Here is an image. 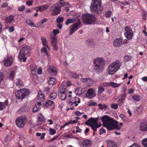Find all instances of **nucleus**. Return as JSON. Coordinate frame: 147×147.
<instances>
[{"mask_svg":"<svg viewBox=\"0 0 147 147\" xmlns=\"http://www.w3.org/2000/svg\"><path fill=\"white\" fill-rule=\"evenodd\" d=\"M102 7L101 6V0H92L90 6L92 13L94 15L100 13Z\"/></svg>","mask_w":147,"mask_h":147,"instance_id":"f257e3e1","label":"nucleus"},{"mask_svg":"<svg viewBox=\"0 0 147 147\" xmlns=\"http://www.w3.org/2000/svg\"><path fill=\"white\" fill-rule=\"evenodd\" d=\"M103 125L106 127L109 130L116 129L120 130L121 127L118 124L119 123L115 120H102Z\"/></svg>","mask_w":147,"mask_h":147,"instance_id":"f03ea898","label":"nucleus"},{"mask_svg":"<svg viewBox=\"0 0 147 147\" xmlns=\"http://www.w3.org/2000/svg\"><path fill=\"white\" fill-rule=\"evenodd\" d=\"M69 85L67 84L65 85L61 84L60 86L58 92V96L59 99L61 100L65 99L69 90Z\"/></svg>","mask_w":147,"mask_h":147,"instance_id":"7ed1b4c3","label":"nucleus"},{"mask_svg":"<svg viewBox=\"0 0 147 147\" xmlns=\"http://www.w3.org/2000/svg\"><path fill=\"white\" fill-rule=\"evenodd\" d=\"M30 48L29 46L25 45L20 50L18 55L19 57L20 60H23V61H26L27 57L30 54Z\"/></svg>","mask_w":147,"mask_h":147,"instance_id":"20e7f679","label":"nucleus"},{"mask_svg":"<svg viewBox=\"0 0 147 147\" xmlns=\"http://www.w3.org/2000/svg\"><path fill=\"white\" fill-rule=\"evenodd\" d=\"M65 5H69V4L68 3L61 2H58L53 5L52 6V8H53L51 13L52 15L55 16L59 14L61 11V7Z\"/></svg>","mask_w":147,"mask_h":147,"instance_id":"39448f33","label":"nucleus"},{"mask_svg":"<svg viewBox=\"0 0 147 147\" xmlns=\"http://www.w3.org/2000/svg\"><path fill=\"white\" fill-rule=\"evenodd\" d=\"M93 63L94 66V69L97 72H99L100 70H102L105 65L103 59L101 57L96 58L93 61Z\"/></svg>","mask_w":147,"mask_h":147,"instance_id":"423d86ee","label":"nucleus"},{"mask_svg":"<svg viewBox=\"0 0 147 147\" xmlns=\"http://www.w3.org/2000/svg\"><path fill=\"white\" fill-rule=\"evenodd\" d=\"M30 91L27 88L21 89L16 91L15 95L17 99L22 100L25 98L26 97L29 95Z\"/></svg>","mask_w":147,"mask_h":147,"instance_id":"0eeeda50","label":"nucleus"},{"mask_svg":"<svg viewBox=\"0 0 147 147\" xmlns=\"http://www.w3.org/2000/svg\"><path fill=\"white\" fill-rule=\"evenodd\" d=\"M82 19L83 22L87 24H94L96 21V18L94 16L88 13L84 14Z\"/></svg>","mask_w":147,"mask_h":147,"instance_id":"6e6552de","label":"nucleus"},{"mask_svg":"<svg viewBox=\"0 0 147 147\" xmlns=\"http://www.w3.org/2000/svg\"><path fill=\"white\" fill-rule=\"evenodd\" d=\"M85 124L90 126L94 131H95L97 128L101 125V123L98 121V120H88L85 123Z\"/></svg>","mask_w":147,"mask_h":147,"instance_id":"1a4fd4ad","label":"nucleus"},{"mask_svg":"<svg viewBox=\"0 0 147 147\" xmlns=\"http://www.w3.org/2000/svg\"><path fill=\"white\" fill-rule=\"evenodd\" d=\"M124 35L127 39L131 40L133 38V32L132 29L129 27H125Z\"/></svg>","mask_w":147,"mask_h":147,"instance_id":"9d476101","label":"nucleus"},{"mask_svg":"<svg viewBox=\"0 0 147 147\" xmlns=\"http://www.w3.org/2000/svg\"><path fill=\"white\" fill-rule=\"evenodd\" d=\"M80 99L75 96L71 98L69 100V104L70 106L74 107L77 106L78 104L80 102Z\"/></svg>","mask_w":147,"mask_h":147,"instance_id":"9b49d317","label":"nucleus"},{"mask_svg":"<svg viewBox=\"0 0 147 147\" xmlns=\"http://www.w3.org/2000/svg\"><path fill=\"white\" fill-rule=\"evenodd\" d=\"M81 23L80 21L75 22L73 25L70 27V29L69 30V34L70 35H72L74 32L80 28L79 26H81Z\"/></svg>","mask_w":147,"mask_h":147,"instance_id":"f8f14e48","label":"nucleus"},{"mask_svg":"<svg viewBox=\"0 0 147 147\" xmlns=\"http://www.w3.org/2000/svg\"><path fill=\"white\" fill-rule=\"evenodd\" d=\"M13 61V57L12 56H7L3 61L4 65L5 67L11 66L12 64Z\"/></svg>","mask_w":147,"mask_h":147,"instance_id":"ddd939ff","label":"nucleus"},{"mask_svg":"<svg viewBox=\"0 0 147 147\" xmlns=\"http://www.w3.org/2000/svg\"><path fill=\"white\" fill-rule=\"evenodd\" d=\"M87 97L89 99H91L96 96L94 90L92 88L88 89L87 90Z\"/></svg>","mask_w":147,"mask_h":147,"instance_id":"4468645a","label":"nucleus"},{"mask_svg":"<svg viewBox=\"0 0 147 147\" xmlns=\"http://www.w3.org/2000/svg\"><path fill=\"white\" fill-rule=\"evenodd\" d=\"M26 120H16L15 123L17 126L19 128L24 127L27 123Z\"/></svg>","mask_w":147,"mask_h":147,"instance_id":"2eb2a0df","label":"nucleus"},{"mask_svg":"<svg viewBox=\"0 0 147 147\" xmlns=\"http://www.w3.org/2000/svg\"><path fill=\"white\" fill-rule=\"evenodd\" d=\"M115 67L116 70H118L121 65V63L119 60H116L111 64Z\"/></svg>","mask_w":147,"mask_h":147,"instance_id":"dca6fc26","label":"nucleus"},{"mask_svg":"<svg viewBox=\"0 0 147 147\" xmlns=\"http://www.w3.org/2000/svg\"><path fill=\"white\" fill-rule=\"evenodd\" d=\"M48 71L53 76H56L57 74V70L56 67L51 66L49 67Z\"/></svg>","mask_w":147,"mask_h":147,"instance_id":"f3484780","label":"nucleus"},{"mask_svg":"<svg viewBox=\"0 0 147 147\" xmlns=\"http://www.w3.org/2000/svg\"><path fill=\"white\" fill-rule=\"evenodd\" d=\"M123 43V40L119 38L116 39L114 40L113 44L114 46L118 47L122 45Z\"/></svg>","mask_w":147,"mask_h":147,"instance_id":"a211bd4d","label":"nucleus"},{"mask_svg":"<svg viewBox=\"0 0 147 147\" xmlns=\"http://www.w3.org/2000/svg\"><path fill=\"white\" fill-rule=\"evenodd\" d=\"M108 73L111 75L113 74L117 71L116 69L111 64L109 65L107 70Z\"/></svg>","mask_w":147,"mask_h":147,"instance_id":"6ab92c4d","label":"nucleus"},{"mask_svg":"<svg viewBox=\"0 0 147 147\" xmlns=\"http://www.w3.org/2000/svg\"><path fill=\"white\" fill-rule=\"evenodd\" d=\"M45 106L47 107H49L51 106H52V109H53L55 106V104L54 101L50 100L47 99L45 101Z\"/></svg>","mask_w":147,"mask_h":147,"instance_id":"aec40b11","label":"nucleus"},{"mask_svg":"<svg viewBox=\"0 0 147 147\" xmlns=\"http://www.w3.org/2000/svg\"><path fill=\"white\" fill-rule=\"evenodd\" d=\"M16 85L19 87H22L24 86V84L22 81L20 79H16L15 81Z\"/></svg>","mask_w":147,"mask_h":147,"instance_id":"412c9836","label":"nucleus"},{"mask_svg":"<svg viewBox=\"0 0 147 147\" xmlns=\"http://www.w3.org/2000/svg\"><path fill=\"white\" fill-rule=\"evenodd\" d=\"M91 141L88 140H85L83 142L81 143L82 144L86 147H89L91 146Z\"/></svg>","mask_w":147,"mask_h":147,"instance_id":"4be33fe9","label":"nucleus"},{"mask_svg":"<svg viewBox=\"0 0 147 147\" xmlns=\"http://www.w3.org/2000/svg\"><path fill=\"white\" fill-rule=\"evenodd\" d=\"M140 126V129L141 131H147V124L146 122H142Z\"/></svg>","mask_w":147,"mask_h":147,"instance_id":"5701e85b","label":"nucleus"},{"mask_svg":"<svg viewBox=\"0 0 147 147\" xmlns=\"http://www.w3.org/2000/svg\"><path fill=\"white\" fill-rule=\"evenodd\" d=\"M107 147H117V145L115 142L111 140L107 141Z\"/></svg>","mask_w":147,"mask_h":147,"instance_id":"b1692460","label":"nucleus"},{"mask_svg":"<svg viewBox=\"0 0 147 147\" xmlns=\"http://www.w3.org/2000/svg\"><path fill=\"white\" fill-rule=\"evenodd\" d=\"M49 5H43L41 6H39L37 7V9H39L40 12H42L44 10L47 9L49 7Z\"/></svg>","mask_w":147,"mask_h":147,"instance_id":"393cba45","label":"nucleus"},{"mask_svg":"<svg viewBox=\"0 0 147 147\" xmlns=\"http://www.w3.org/2000/svg\"><path fill=\"white\" fill-rule=\"evenodd\" d=\"M37 98L39 100L43 101L45 99V96L41 91L38 92Z\"/></svg>","mask_w":147,"mask_h":147,"instance_id":"a878e982","label":"nucleus"},{"mask_svg":"<svg viewBox=\"0 0 147 147\" xmlns=\"http://www.w3.org/2000/svg\"><path fill=\"white\" fill-rule=\"evenodd\" d=\"M14 16L12 15L10 16L5 18V22L7 23H11L14 21Z\"/></svg>","mask_w":147,"mask_h":147,"instance_id":"bb28decb","label":"nucleus"},{"mask_svg":"<svg viewBox=\"0 0 147 147\" xmlns=\"http://www.w3.org/2000/svg\"><path fill=\"white\" fill-rule=\"evenodd\" d=\"M75 93L77 95H80L84 92V91H82V89H81L79 88H76L75 91Z\"/></svg>","mask_w":147,"mask_h":147,"instance_id":"cd10ccee","label":"nucleus"},{"mask_svg":"<svg viewBox=\"0 0 147 147\" xmlns=\"http://www.w3.org/2000/svg\"><path fill=\"white\" fill-rule=\"evenodd\" d=\"M57 96V93L55 92H51L49 96V98L51 100H55Z\"/></svg>","mask_w":147,"mask_h":147,"instance_id":"c85d7f7f","label":"nucleus"},{"mask_svg":"<svg viewBox=\"0 0 147 147\" xmlns=\"http://www.w3.org/2000/svg\"><path fill=\"white\" fill-rule=\"evenodd\" d=\"M41 38L43 45L47 48H49L48 42L46 40V38L44 37H41Z\"/></svg>","mask_w":147,"mask_h":147,"instance_id":"c756f323","label":"nucleus"},{"mask_svg":"<svg viewBox=\"0 0 147 147\" xmlns=\"http://www.w3.org/2000/svg\"><path fill=\"white\" fill-rule=\"evenodd\" d=\"M48 82L49 84L52 85L56 84L57 82V81L55 78L51 77L49 78Z\"/></svg>","mask_w":147,"mask_h":147,"instance_id":"7c9ffc66","label":"nucleus"},{"mask_svg":"<svg viewBox=\"0 0 147 147\" xmlns=\"http://www.w3.org/2000/svg\"><path fill=\"white\" fill-rule=\"evenodd\" d=\"M8 104L7 100H5L4 102H0V110H3L5 107V106Z\"/></svg>","mask_w":147,"mask_h":147,"instance_id":"2f4dec72","label":"nucleus"},{"mask_svg":"<svg viewBox=\"0 0 147 147\" xmlns=\"http://www.w3.org/2000/svg\"><path fill=\"white\" fill-rule=\"evenodd\" d=\"M76 21V20L75 19L69 18L66 21L65 24L66 25H67L70 24L75 22Z\"/></svg>","mask_w":147,"mask_h":147,"instance_id":"473e14b6","label":"nucleus"},{"mask_svg":"<svg viewBox=\"0 0 147 147\" xmlns=\"http://www.w3.org/2000/svg\"><path fill=\"white\" fill-rule=\"evenodd\" d=\"M98 106L99 107V109H104L105 110H106L107 108V106L106 105L104 104L102 105L101 103L98 104Z\"/></svg>","mask_w":147,"mask_h":147,"instance_id":"72a5a7b5","label":"nucleus"},{"mask_svg":"<svg viewBox=\"0 0 147 147\" xmlns=\"http://www.w3.org/2000/svg\"><path fill=\"white\" fill-rule=\"evenodd\" d=\"M26 22L29 26L34 27H36L34 25V23L30 20L27 19L26 21Z\"/></svg>","mask_w":147,"mask_h":147,"instance_id":"f704fd0d","label":"nucleus"},{"mask_svg":"<svg viewBox=\"0 0 147 147\" xmlns=\"http://www.w3.org/2000/svg\"><path fill=\"white\" fill-rule=\"evenodd\" d=\"M132 98L134 100L136 101H139L141 98L140 96L139 95L136 94L132 96Z\"/></svg>","mask_w":147,"mask_h":147,"instance_id":"c9c22d12","label":"nucleus"},{"mask_svg":"<svg viewBox=\"0 0 147 147\" xmlns=\"http://www.w3.org/2000/svg\"><path fill=\"white\" fill-rule=\"evenodd\" d=\"M121 84H118L113 82H110V86H111L112 87L115 88L120 86Z\"/></svg>","mask_w":147,"mask_h":147,"instance_id":"e433bc0d","label":"nucleus"},{"mask_svg":"<svg viewBox=\"0 0 147 147\" xmlns=\"http://www.w3.org/2000/svg\"><path fill=\"white\" fill-rule=\"evenodd\" d=\"M112 14V13L111 11H108L105 12L104 16L106 18H109L111 17Z\"/></svg>","mask_w":147,"mask_h":147,"instance_id":"4c0bfd02","label":"nucleus"},{"mask_svg":"<svg viewBox=\"0 0 147 147\" xmlns=\"http://www.w3.org/2000/svg\"><path fill=\"white\" fill-rule=\"evenodd\" d=\"M147 17V12L145 10L142 11V18L144 20H146Z\"/></svg>","mask_w":147,"mask_h":147,"instance_id":"58836bf2","label":"nucleus"},{"mask_svg":"<svg viewBox=\"0 0 147 147\" xmlns=\"http://www.w3.org/2000/svg\"><path fill=\"white\" fill-rule=\"evenodd\" d=\"M132 58V57L130 56L125 55L124 57V60L125 61L127 62L131 61Z\"/></svg>","mask_w":147,"mask_h":147,"instance_id":"ea45409f","label":"nucleus"},{"mask_svg":"<svg viewBox=\"0 0 147 147\" xmlns=\"http://www.w3.org/2000/svg\"><path fill=\"white\" fill-rule=\"evenodd\" d=\"M51 44L53 43H57V38L55 36H53L51 37Z\"/></svg>","mask_w":147,"mask_h":147,"instance_id":"a19ab883","label":"nucleus"},{"mask_svg":"<svg viewBox=\"0 0 147 147\" xmlns=\"http://www.w3.org/2000/svg\"><path fill=\"white\" fill-rule=\"evenodd\" d=\"M79 76V75L75 72L72 73L71 74V77L75 79L78 78Z\"/></svg>","mask_w":147,"mask_h":147,"instance_id":"79ce46f5","label":"nucleus"},{"mask_svg":"<svg viewBox=\"0 0 147 147\" xmlns=\"http://www.w3.org/2000/svg\"><path fill=\"white\" fill-rule=\"evenodd\" d=\"M45 135V134L44 133H42V134L40 133L37 132L36 133V135L38 136H41L40 138L41 140H43L44 139V136Z\"/></svg>","mask_w":147,"mask_h":147,"instance_id":"37998d69","label":"nucleus"},{"mask_svg":"<svg viewBox=\"0 0 147 147\" xmlns=\"http://www.w3.org/2000/svg\"><path fill=\"white\" fill-rule=\"evenodd\" d=\"M105 90V89L102 86H99L98 88V93L99 94H101L102 92Z\"/></svg>","mask_w":147,"mask_h":147,"instance_id":"c03bdc74","label":"nucleus"},{"mask_svg":"<svg viewBox=\"0 0 147 147\" xmlns=\"http://www.w3.org/2000/svg\"><path fill=\"white\" fill-rule=\"evenodd\" d=\"M15 74V72L14 71H12L10 73L9 76V80H12L13 79L14 77V75Z\"/></svg>","mask_w":147,"mask_h":147,"instance_id":"a18cd8bd","label":"nucleus"},{"mask_svg":"<svg viewBox=\"0 0 147 147\" xmlns=\"http://www.w3.org/2000/svg\"><path fill=\"white\" fill-rule=\"evenodd\" d=\"M56 132V131L55 129L50 128L49 129V134L50 135H54Z\"/></svg>","mask_w":147,"mask_h":147,"instance_id":"49530a36","label":"nucleus"},{"mask_svg":"<svg viewBox=\"0 0 147 147\" xmlns=\"http://www.w3.org/2000/svg\"><path fill=\"white\" fill-rule=\"evenodd\" d=\"M63 18L62 17H59L57 19V22L59 24H60L63 21Z\"/></svg>","mask_w":147,"mask_h":147,"instance_id":"de8ad7c7","label":"nucleus"},{"mask_svg":"<svg viewBox=\"0 0 147 147\" xmlns=\"http://www.w3.org/2000/svg\"><path fill=\"white\" fill-rule=\"evenodd\" d=\"M124 100H123L121 98L119 99L117 101L118 103V105L119 106H121L122 105L123 103L124 102Z\"/></svg>","mask_w":147,"mask_h":147,"instance_id":"09e8293b","label":"nucleus"},{"mask_svg":"<svg viewBox=\"0 0 147 147\" xmlns=\"http://www.w3.org/2000/svg\"><path fill=\"white\" fill-rule=\"evenodd\" d=\"M143 145L145 147H147V138H146L142 141Z\"/></svg>","mask_w":147,"mask_h":147,"instance_id":"8fccbe9b","label":"nucleus"},{"mask_svg":"<svg viewBox=\"0 0 147 147\" xmlns=\"http://www.w3.org/2000/svg\"><path fill=\"white\" fill-rule=\"evenodd\" d=\"M118 104L115 103L112 104L111 105V107L115 109H116L118 108Z\"/></svg>","mask_w":147,"mask_h":147,"instance_id":"3c124183","label":"nucleus"},{"mask_svg":"<svg viewBox=\"0 0 147 147\" xmlns=\"http://www.w3.org/2000/svg\"><path fill=\"white\" fill-rule=\"evenodd\" d=\"M100 119H113L112 118H110L107 115H105L102 117Z\"/></svg>","mask_w":147,"mask_h":147,"instance_id":"603ef678","label":"nucleus"},{"mask_svg":"<svg viewBox=\"0 0 147 147\" xmlns=\"http://www.w3.org/2000/svg\"><path fill=\"white\" fill-rule=\"evenodd\" d=\"M50 90L49 87L45 88L44 90V92L45 94H47L50 92Z\"/></svg>","mask_w":147,"mask_h":147,"instance_id":"864d4df0","label":"nucleus"},{"mask_svg":"<svg viewBox=\"0 0 147 147\" xmlns=\"http://www.w3.org/2000/svg\"><path fill=\"white\" fill-rule=\"evenodd\" d=\"M52 46L53 47V49L55 51H57L58 49V47L57 45V43H53L51 44Z\"/></svg>","mask_w":147,"mask_h":147,"instance_id":"5fc2aeb1","label":"nucleus"},{"mask_svg":"<svg viewBox=\"0 0 147 147\" xmlns=\"http://www.w3.org/2000/svg\"><path fill=\"white\" fill-rule=\"evenodd\" d=\"M52 46L53 47V49L55 51H57L58 49V47L57 45V43H53L51 44Z\"/></svg>","mask_w":147,"mask_h":147,"instance_id":"6e6d98bb","label":"nucleus"},{"mask_svg":"<svg viewBox=\"0 0 147 147\" xmlns=\"http://www.w3.org/2000/svg\"><path fill=\"white\" fill-rule=\"evenodd\" d=\"M40 51L42 52L45 53L47 55H48V52L46 48L45 47H43L41 49Z\"/></svg>","mask_w":147,"mask_h":147,"instance_id":"4d7b16f0","label":"nucleus"},{"mask_svg":"<svg viewBox=\"0 0 147 147\" xmlns=\"http://www.w3.org/2000/svg\"><path fill=\"white\" fill-rule=\"evenodd\" d=\"M59 30L58 29H55L53 30V33L55 36L56 35L59 33Z\"/></svg>","mask_w":147,"mask_h":147,"instance_id":"13d9d810","label":"nucleus"},{"mask_svg":"<svg viewBox=\"0 0 147 147\" xmlns=\"http://www.w3.org/2000/svg\"><path fill=\"white\" fill-rule=\"evenodd\" d=\"M27 119V118L26 116L25 115H23L19 117L16 119Z\"/></svg>","mask_w":147,"mask_h":147,"instance_id":"bf43d9fd","label":"nucleus"},{"mask_svg":"<svg viewBox=\"0 0 147 147\" xmlns=\"http://www.w3.org/2000/svg\"><path fill=\"white\" fill-rule=\"evenodd\" d=\"M41 105L42 103L41 102H37V104L35 105V106L37 107V108L39 110Z\"/></svg>","mask_w":147,"mask_h":147,"instance_id":"052dcab7","label":"nucleus"},{"mask_svg":"<svg viewBox=\"0 0 147 147\" xmlns=\"http://www.w3.org/2000/svg\"><path fill=\"white\" fill-rule=\"evenodd\" d=\"M25 9V6L24 5H22L18 7V10L19 11H22Z\"/></svg>","mask_w":147,"mask_h":147,"instance_id":"680f3d73","label":"nucleus"},{"mask_svg":"<svg viewBox=\"0 0 147 147\" xmlns=\"http://www.w3.org/2000/svg\"><path fill=\"white\" fill-rule=\"evenodd\" d=\"M75 115L77 116H80L82 115L84 113H80L79 111H77L74 113Z\"/></svg>","mask_w":147,"mask_h":147,"instance_id":"e2e57ef3","label":"nucleus"},{"mask_svg":"<svg viewBox=\"0 0 147 147\" xmlns=\"http://www.w3.org/2000/svg\"><path fill=\"white\" fill-rule=\"evenodd\" d=\"M33 1L31 0L28 1L26 2V4L28 6H30L32 4Z\"/></svg>","mask_w":147,"mask_h":147,"instance_id":"0e129e2a","label":"nucleus"},{"mask_svg":"<svg viewBox=\"0 0 147 147\" xmlns=\"http://www.w3.org/2000/svg\"><path fill=\"white\" fill-rule=\"evenodd\" d=\"M37 69H36V66L35 65H32L30 67V70L31 71L32 70H35Z\"/></svg>","mask_w":147,"mask_h":147,"instance_id":"69168bd1","label":"nucleus"},{"mask_svg":"<svg viewBox=\"0 0 147 147\" xmlns=\"http://www.w3.org/2000/svg\"><path fill=\"white\" fill-rule=\"evenodd\" d=\"M87 81L88 82L87 83H88V84L90 85L92 84L93 82V81L92 80L88 78Z\"/></svg>","mask_w":147,"mask_h":147,"instance_id":"338daca9","label":"nucleus"},{"mask_svg":"<svg viewBox=\"0 0 147 147\" xmlns=\"http://www.w3.org/2000/svg\"><path fill=\"white\" fill-rule=\"evenodd\" d=\"M129 147H140V146L138 144L134 143Z\"/></svg>","mask_w":147,"mask_h":147,"instance_id":"774afa93","label":"nucleus"}]
</instances>
